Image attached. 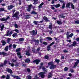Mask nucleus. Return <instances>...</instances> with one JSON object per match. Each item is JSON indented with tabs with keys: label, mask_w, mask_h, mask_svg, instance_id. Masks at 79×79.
<instances>
[{
	"label": "nucleus",
	"mask_w": 79,
	"mask_h": 79,
	"mask_svg": "<svg viewBox=\"0 0 79 79\" xmlns=\"http://www.w3.org/2000/svg\"><path fill=\"white\" fill-rule=\"evenodd\" d=\"M39 68L41 69H43V71H44V72H41L39 73L38 75L41 77V78H43L45 77V74H46V72H47V69L45 68V67L44 66H40Z\"/></svg>",
	"instance_id": "nucleus-1"
},
{
	"label": "nucleus",
	"mask_w": 79,
	"mask_h": 79,
	"mask_svg": "<svg viewBox=\"0 0 79 79\" xmlns=\"http://www.w3.org/2000/svg\"><path fill=\"white\" fill-rule=\"evenodd\" d=\"M60 6L61 5H60V4H57L56 5H51V9L52 10H55V7L56 8H60Z\"/></svg>",
	"instance_id": "nucleus-2"
},
{
	"label": "nucleus",
	"mask_w": 79,
	"mask_h": 79,
	"mask_svg": "<svg viewBox=\"0 0 79 79\" xmlns=\"http://www.w3.org/2000/svg\"><path fill=\"white\" fill-rule=\"evenodd\" d=\"M55 44V42L54 41H53L52 43L50 44L49 45H48L47 47V50L48 51H49V50H50V48H51L50 47L52 45H53Z\"/></svg>",
	"instance_id": "nucleus-3"
},
{
	"label": "nucleus",
	"mask_w": 79,
	"mask_h": 79,
	"mask_svg": "<svg viewBox=\"0 0 79 79\" xmlns=\"http://www.w3.org/2000/svg\"><path fill=\"white\" fill-rule=\"evenodd\" d=\"M40 62V60L37 59L35 60H34V61H33L32 63H36V64H38Z\"/></svg>",
	"instance_id": "nucleus-4"
},
{
	"label": "nucleus",
	"mask_w": 79,
	"mask_h": 79,
	"mask_svg": "<svg viewBox=\"0 0 79 79\" xmlns=\"http://www.w3.org/2000/svg\"><path fill=\"white\" fill-rule=\"evenodd\" d=\"M19 14V12L17 11L15 14H13L12 15V18H15V17L16 18H19L18 17V14Z\"/></svg>",
	"instance_id": "nucleus-5"
},
{
	"label": "nucleus",
	"mask_w": 79,
	"mask_h": 79,
	"mask_svg": "<svg viewBox=\"0 0 79 79\" xmlns=\"http://www.w3.org/2000/svg\"><path fill=\"white\" fill-rule=\"evenodd\" d=\"M16 52H18L17 53V55H21V52H19L21 51V48H17L15 50Z\"/></svg>",
	"instance_id": "nucleus-6"
},
{
	"label": "nucleus",
	"mask_w": 79,
	"mask_h": 79,
	"mask_svg": "<svg viewBox=\"0 0 79 79\" xmlns=\"http://www.w3.org/2000/svg\"><path fill=\"white\" fill-rule=\"evenodd\" d=\"M32 4H30V5H28V8L27 9V11H31V10L32 9Z\"/></svg>",
	"instance_id": "nucleus-7"
},
{
	"label": "nucleus",
	"mask_w": 79,
	"mask_h": 79,
	"mask_svg": "<svg viewBox=\"0 0 79 79\" xmlns=\"http://www.w3.org/2000/svg\"><path fill=\"white\" fill-rule=\"evenodd\" d=\"M32 41L35 42V45H38L39 44V40H33Z\"/></svg>",
	"instance_id": "nucleus-8"
},
{
	"label": "nucleus",
	"mask_w": 79,
	"mask_h": 79,
	"mask_svg": "<svg viewBox=\"0 0 79 79\" xmlns=\"http://www.w3.org/2000/svg\"><path fill=\"white\" fill-rule=\"evenodd\" d=\"M10 76L14 78H16V79H21V78L19 77L18 76L14 75L12 74H11Z\"/></svg>",
	"instance_id": "nucleus-9"
},
{
	"label": "nucleus",
	"mask_w": 79,
	"mask_h": 79,
	"mask_svg": "<svg viewBox=\"0 0 79 79\" xmlns=\"http://www.w3.org/2000/svg\"><path fill=\"white\" fill-rule=\"evenodd\" d=\"M26 52L25 55L27 56H30L31 55V54L30 53V51L29 50H27Z\"/></svg>",
	"instance_id": "nucleus-10"
},
{
	"label": "nucleus",
	"mask_w": 79,
	"mask_h": 79,
	"mask_svg": "<svg viewBox=\"0 0 79 79\" xmlns=\"http://www.w3.org/2000/svg\"><path fill=\"white\" fill-rule=\"evenodd\" d=\"M6 71H7V72H8V73H9L10 74H12L13 73V72L11 69L8 68L6 69Z\"/></svg>",
	"instance_id": "nucleus-11"
},
{
	"label": "nucleus",
	"mask_w": 79,
	"mask_h": 79,
	"mask_svg": "<svg viewBox=\"0 0 79 79\" xmlns=\"http://www.w3.org/2000/svg\"><path fill=\"white\" fill-rule=\"evenodd\" d=\"M9 18H10V17H9V16H8L6 19L5 18H2L1 19V21H6V20H8V19Z\"/></svg>",
	"instance_id": "nucleus-12"
},
{
	"label": "nucleus",
	"mask_w": 79,
	"mask_h": 79,
	"mask_svg": "<svg viewBox=\"0 0 79 79\" xmlns=\"http://www.w3.org/2000/svg\"><path fill=\"white\" fill-rule=\"evenodd\" d=\"M56 65H54L53 64L50 67V69H55V68H56Z\"/></svg>",
	"instance_id": "nucleus-13"
},
{
	"label": "nucleus",
	"mask_w": 79,
	"mask_h": 79,
	"mask_svg": "<svg viewBox=\"0 0 79 79\" xmlns=\"http://www.w3.org/2000/svg\"><path fill=\"white\" fill-rule=\"evenodd\" d=\"M43 19H44V20L45 21H46V22H48L49 21V20H48V18L45 16H44L43 17Z\"/></svg>",
	"instance_id": "nucleus-14"
},
{
	"label": "nucleus",
	"mask_w": 79,
	"mask_h": 79,
	"mask_svg": "<svg viewBox=\"0 0 79 79\" xmlns=\"http://www.w3.org/2000/svg\"><path fill=\"white\" fill-rule=\"evenodd\" d=\"M10 32V31H8L7 33V34L6 35V36H8L9 35H11L13 33V32L12 31H11L10 33H9V32Z\"/></svg>",
	"instance_id": "nucleus-15"
},
{
	"label": "nucleus",
	"mask_w": 79,
	"mask_h": 79,
	"mask_svg": "<svg viewBox=\"0 0 79 79\" xmlns=\"http://www.w3.org/2000/svg\"><path fill=\"white\" fill-rule=\"evenodd\" d=\"M14 7V6L13 5H10V6H8V9L9 10H11Z\"/></svg>",
	"instance_id": "nucleus-16"
},
{
	"label": "nucleus",
	"mask_w": 79,
	"mask_h": 79,
	"mask_svg": "<svg viewBox=\"0 0 79 79\" xmlns=\"http://www.w3.org/2000/svg\"><path fill=\"white\" fill-rule=\"evenodd\" d=\"M5 55V56H6L7 55V53L4 52H0V55Z\"/></svg>",
	"instance_id": "nucleus-17"
},
{
	"label": "nucleus",
	"mask_w": 79,
	"mask_h": 79,
	"mask_svg": "<svg viewBox=\"0 0 79 79\" xmlns=\"http://www.w3.org/2000/svg\"><path fill=\"white\" fill-rule=\"evenodd\" d=\"M70 5H71V3L70 2L67 3L65 6L66 8H70V7H69Z\"/></svg>",
	"instance_id": "nucleus-18"
},
{
	"label": "nucleus",
	"mask_w": 79,
	"mask_h": 79,
	"mask_svg": "<svg viewBox=\"0 0 79 79\" xmlns=\"http://www.w3.org/2000/svg\"><path fill=\"white\" fill-rule=\"evenodd\" d=\"M31 15H37V12H35V11L33 10L31 13Z\"/></svg>",
	"instance_id": "nucleus-19"
},
{
	"label": "nucleus",
	"mask_w": 79,
	"mask_h": 79,
	"mask_svg": "<svg viewBox=\"0 0 79 79\" xmlns=\"http://www.w3.org/2000/svg\"><path fill=\"white\" fill-rule=\"evenodd\" d=\"M25 63H30V59L29 58L26 59L25 60Z\"/></svg>",
	"instance_id": "nucleus-20"
},
{
	"label": "nucleus",
	"mask_w": 79,
	"mask_h": 79,
	"mask_svg": "<svg viewBox=\"0 0 79 79\" xmlns=\"http://www.w3.org/2000/svg\"><path fill=\"white\" fill-rule=\"evenodd\" d=\"M78 64L77 63V62H75L73 66V68H76V67L77 66Z\"/></svg>",
	"instance_id": "nucleus-21"
},
{
	"label": "nucleus",
	"mask_w": 79,
	"mask_h": 79,
	"mask_svg": "<svg viewBox=\"0 0 79 79\" xmlns=\"http://www.w3.org/2000/svg\"><path fill=\"white\" fill-rule=\"evenodd\" d=\"M78 64L77 63V62H75L73 66V68H76V67L77 66Z\"/></svg>",
	"instance_id": "nucleus-22"
},
{
	"label": "nucleus",
	"mask_w": 79,
	"mask_h": 79,
	"mask_svg": "<svg viewBox=\"0 0 79 79\" xmlns=\"http://www.w3.org/2000/svg\"><path fill=\"white\" fill-rule=\"evenodd\" d=\"M1 42L2 43V45H5L6 44L5 40H2L1 41Z\"/></svg>",
	"instance_id": "nucleus-23"
},
{
	"label": "nucleus",
	"mask_w": 79,
	"mask_h": 79,
	"mask_svg": "<svg viewBox=\"0 0 79 79\" xmlns=\"http://www.w3.org/2000/svg\"><path fill=\"white\" fill-rule=\"evenodd\" d=\"M18 35V34L16 33H15L12 35V37H13L15 38L16 37V36Z\"/></svg>",
	"instance_id": "nucleus-24"
},
{
	"label": "nucleus",
	"mask_w": 79,
	"mask_h": 79,
	"mask_svg": "<svg viewBox=\"0 0 79 79\" xmlns=\"http://www.w3.org/2000/svg\"><path fill=\"white\" fill-rule=\"evenodd\" d=\"M48 66H50V65H51V66H52V64H53V61H52L51 62H48Z\"/></svg>",
	"instance_id": "nucleus-25"
},
{
	"label": "nucleus",
	"mask_w": 79,
	"mask_h": 79,
	"mask_svg": "<svg viewBox=\"0 0 79 79\" xmlns=\"http://www.w3.org/2000/svg\"><path fill=\"white\" fill-rule=\"evenodd\" d=\"M52 26H53V25L52 24L49 25L48 28L50 29L51 30H52Z\"/></svg>",
	"instance_id": "nucleus-26"
},
{
	"label": "nucleus",
	"mask_w": 79,
	"mask_h": 79,
	"mask_svg": "<svg viewBox=\"0 0 79 79\" xmlns=\"http://www.w3.org/2000/svg\"><path fill=\"white\" fill-rule=\"evenodd\" d=\"M30 33L32 34V35H35V30H33L32 31H30Z\"/></svg>",
	"instance_id": "nucleus-27"
},
{
	"label": "nucleus",
	"mask_w": 79,
	"mask_h": 79,
	"mask_svg": "<svg viewBox=\"0 0 79 79\" xmlns=\"http://www.w3.org/2000/svg\"><path fill=\"white\" fill-rule=\"evenodd\" d=\"M4 50H5L6 52H7L8 50V46H7L4 49Z\"/></svg>",
	"instance_id": "nucleus-28"
},
{
	"label": "nucleus",
	"mask_w": 79,
	"mask_h": 79,
	"mask_svg": "<svg viewBox=\"0 0 79 79\" xmlns=\"http://www.w3.org/2000/svg\"><path fill=\"white\" fill-rule=\"evenodd\" d=\"M72 45H73V47H74V46H75V45H77V43L75 41H74L73 43V44H72Z\"/></svg>",
	"instance_id": "nucleus-29"
},
{
	"label": "nucleus",
	"mask_w": 79,
	"mask_h": 79,
	"mask_svg": "<svg viewBox=\"0 0 79 79\" xmlns=\"http://www.w3.org/2000/svg\"><path fill=\"white\" fill-rule=\"evenodd\" d=\"M57 24H59V25H61V24H62V23L60 21L58 20L57 21Z\"/></svg>",
	"instance_id": "nucleus-30"
},
{
	"label": "nucleus",
	"mask_w": 79,
	"mask_h": 79,
	"mask_svg": "<svg viewBox=\"0 0 79 79\" xmlns=\"http://www.w3.org/2000/svg\"><path fill=\"white\" fill-rule=\"evenodd\" d=\"M37 1H38V0H33V1L34 2L33 4H34V5H36V4H37V3H38V2H37Z\"/></svg>",
	"instance_id": "nucleus-31"
},
{
	"label": "nucleus",
	"mask_w": 79,
	"mask_h": 79,
	"mask_svg": "<svg viewBox=\"0 0 79 79\" xmlns=\"http://www.w3.org/2000/svg\"><path fill=\"white\" fill-rule=\"evenodd\" d=\"M10 40H11V38H8L7 40L6 41L7 43L9 44V43L10 42Z\"/></svg>",
	"instance_id": "nucleus-32"
},
{
	"label": "nucleus",
	"mask_w": 79,
	"mask_h": 79,
	"mask_svg": "<svg viewBox=\"0 0 79 79\" xmlns=\"http://www.w3.org/2000/svg\"><path fill=\"white\" fill-rule=\"evenodd\" d=\"M7 61L6 60H5L4 63L3 64V65H4V66H6V64H7Z\"/></svg>",
	"instance_id": "nucleus-33"
},
{
	"label": "nucleus",
	"mask_w": 79,
	"mask_h": 79,
	"mask_svg": "<svg viewBox=\"0 0 79 79\" xmlns=\"http://www.w3.org/2000/svg\"><path fill=\"white\" fill-rule=\"evenodd\" d=\"M34 24H35L36 26H37L38 24V21H34L33 22Z\"/></svg>",
	"instance_id": "nucleus-34"
},
{
	"label": "nucleus",
	"mask_w": 79,
	"mask_h": 79,
	"mask_svg": "<svg viewBox=\"0 0 79 79\" xmlns=\"http://www.w3.org/2000/svg\"><path fill=\"white\" fill-rule=\"evenodd\" d=\"M1 11H5V9L2 8H0V12Z\"/></svg>",
	"instance_id": "nucleus-35"
},
{
	"label": "nucleus",
	"mask_w": 79,
	"mask_h": 79,
	"mask_svg": "<svg viewBox=\"0 0 79 79\" xmlns=\"http://www.w3.org/2000/svg\"><path fill=\"white\" fill-rule=\"evenodd\" d=\"M64 8H65V3H63L62 6L61 7V8H62V9H64Z\"/></svg>",
	"instance_id": "nucleus-36"
},
{
	"label": "nucleus",
	"mask_w": 79,
	"mask_h": 79,
	"mask_svg": "<svg viewBox=\"0 0 79 79\" xmlns=\"http://www.w3.org/2000/svg\"><path fill=\"white\" fill-rule=\"evenodd\" d=\"M19 41L21 42L22 41H24V39L23 38H19Z\"/></svg>",
	"instance_id": "nucleus-37"
},
{
	"label": "nucleus",
	"mask_w": 79,
	"mask_h": 79,
	"mask_svg": "<svg viewBox=\"0 0 79 79\" xmlns=\"http://www.w3.org/2000/svg\"><path fill=\"white\" fill-rule=\"evenodd\" d=\"M52 75V73H49V75H48V78H50V77H51Z\"/></svg>",
	"instance_id": "nucleus-38"
},
{
	"label": "nucleus",
	"mask_w": 79,
	"mask_h": 79,
	"mask_svg": "<svg viewBox=\"0 0 79 79\" xmlns=\"http://www.w3.org/2000/svg\"><path fill=\"white\" fill-rule=\"evenodd\" d=\"M4 25H2L1 27V31H2V30H3V28H4Z\"/></svg>",
	"instance_id": "nucleus-39"
},
{
	"label": "nucleus",
	"mask_w": 79,
	"mask_h": 79,
	"mask_svg": "<svg viewBox=\"0 0 79 79\" xmlns=\"http://www.w3.org/2000/svg\"><path fill=\"white\" fill-rule=\"evenodd\" d=\"M6 76V79H10V74L7 75Z\"/></svg>",
	"instance_id": "nucleus-40"
},
{
	"label": "nucleus",
	"mask_w": 79,
	"mask_h": 79,
	"mask_svg": "<svg viewBox=\"0 0 79 79\" xmlns=\"http://www.w3.org/2000/svg\"><path fill=\"white\" fill-rule=\"evenodd\" d=\"M9 65L10 66H12V67H13V66H15V64H14V63L11 64L10 63H9Z\"/></svg>",
	"instance_id": "nucleus-41"
},
{
	"label": "nucleus",
	"mask_w": 79,
	"mask_h": 79,
	"mask_svg": "<svg viewBox=\"0 0 79 79\" xmlns=\"http://www.w3.org/2000/svg\"><path fill=\"white\" fill-rule=\"evenodd\" d=\"M67 34H66L67 36V39H69V35H69V32H67Z\"/></svg>",
	"instance_id": "nucleus-42"
},
{
	"label": "nucleus",
	"mask_w": 79,
	"mask_h": 79,
	"mask_svg": "<svg viewBox=\"0 0 79 79\" xmlns=\"http://www.w3.org/2000/svg\"><path fill=\"white\" fill-rule=\"evenodd\" d=\"M64 71H68V68L67 67H66L64 68Z\"/></svg>",
	"instance_id": "nucleus-43"
},
{
	"label": "nucleus",
	"mask_w": 79,
	"mask_h": 79,
	"mask_svg": "<svg viewBox=\"0 0 79 79\" xmlns=\"http://www.w3.org/2000/svg\"><path fill=\"white\" fill-rule=\"evenodd\" d=\"M59 18H65V16L60 15H59Z\"/></svg>",
	"instance_id": "nucleus-44"
},
{
	"label": "nucleus",
	"mask_w": 79,
	"mask_h": 79,
	"mask_svg": "<svg viewBox=\"0 0 79 79\" xmlns=\"http://www.w3.org/2000/svg\"><path fill=\"white\" fill-rule=\"evenodd\" d=\"M48 32H49V34H52V33H53V30H48Z\"/></svg>",
	"instance_id": "nucleus-45"
},
{
	"label": "nucleus",
	"mask_w": 79,
	"mask_h": 79,
	"mask_svg": "<svg viewBox=\"0 0 79 79\" xmlns=\"http://www.w3.org/2000/svg\"><path fill=\"white\" fill-rule=\"evenodd\" d=\"M44 58L45 59H46V60H48V58H49V56L47 55H45L44 56Z\"/></svg>",
	"instance_id": "nucleus-46"
},
{
	"label": "nucleus",
	"mask_w": 79,
	"mask_h": 79,
	"mask_svg": "<svg viewBox=\"0 0 79 79\" xmlns=\"http://www.w3.org/2000/svg\"><path fill=\"white\" fill-rule=\"evenodd\" d=\"M71 6L72 8V9H73V10H74L75 8H74V5H73V3H72L71 4Z\"/></svg>",
	"instance_id": "nucleus-47"
},
{
	"label": "nucleus",
	"mask_w": 79,
	"mask_h": 79,
	"mask_svg": "<svg viewBox=\"0 0 79 79\" xmlns=\"http://www.w3.org/2000/svg\"><path fill=\"white\" fill-rule=\"evenodd\" d=\"M26 17V19H29L30 18V15H27L25 16Z\"/></svg>",
	"instance_id": "nucleus-48"
},
{
	"label": "nucleus",
	"mask_w": 79,
	"mask_h": 79,
	"mask_svg": "<svg viewBox=\"0 0 79 79\" xmlns=\"http://www.w3.org/2000/svg\"><path fill=\"white\" fill-rule=\"evenodd\" d=\"M47 39L48 40H52V38L50 37H48L47 38Z\"/></svg>",
	"instance_id": "nucleus-49"
},
{
	"label": "nucleus",
	"mask_w": 79,
	"mask_h": 79,
	"mask_svg": "<svg viewBox=\"0 0 79 79\" xmlns=\"http://www.w3.org/2000/svg\"><path fill=\"white\" fill-rule=\"evenodd\" d=\"M56 62V63H59V62H60V60L59 59H55V60Z\"/></svg>",
	"instance_id": "nucleus-50"
},
{
	"label": "nucleus",
	"mask_w": 79,
	"mask_h": 79,
	"mask_svg": "<svg viewBox=\"0 0 79 79\" xmlns=\"http://www.w3.org/2000/svg\"><path fill=\"white\" fill-rule=\"evenodd\" d=\"M75 24H79V20H76L75 21Z\"/></svg>",
	"instance_id": "nucleus-51"
},
{
	"label": "nucleus",
	"mask_w": 79,
	"mask_h": 79,
	"mask_svg": "<svg viewBox=\"0 0 79 79\" xmlns=\"http://www.w3.org/2000/svg\"><path fill=\"white\" fill-rule=\"evenodd\" d=\"M43 44H44L45 45H47L48 44V43L46 42H44L43 43Z\"/></svg>",
	"instance_id": "nucleus-52"
},
{
	"label": "nucleus",
	"mask_w": 79,
	"mask_h": 79,
	"mask_svg": "<svg viewBox=\"0 0 79 79\" xmlns=\"http://www.w3.org/2000/svg\"><path fill=\"white\" fill-rule=\"evenodd\" d=\"M73 35H74L73 33H71L69 35V37H73Z\"/></svg>",
	"instance_id": "nucleus-53"
},
{
	"label": "nucleus",
	"mask_w": 79,
	"mask_h": 79,
	"mask_svg": "<svg viewBox=\"0 0 79 79\" xmlns=\"http://www.w3.org/2000/svg\"><path fill=\"white\" fill-rule=\"evenodd\" d=\"M18 57L20 59H21V58H22V56H21V53H20V55H18Z\"/></svg>",
	"instance_id": "nucleus-54"
},
{
	"label": "nucleus",
	"mask_w": 79,
	"mask_h": 79,
	"mask_svg": "<svg viewBox=\"0 0 79 79\" xmlns=\"http://www.w3.org/2000/svg\"><path fill=\"white\" fill-rule=\"evenodd\" d=\"M37 76V75H36V76L34 77V79H39V77H38Z\"/></svg>",
	"instance_id": "nucleus-55"
},
{
	"label": "nucleus",
	"mask_w": 79,
	"mask_h": 79,
	"mask_svg": "<svg viewBox=\"0 0 79 79\" xmlns=\"http://www.w3.org/2000/svg\"><path fill=\"white\" fill-rule=\"evenodd\" d=\"M12 46L13 48H16V44H13Z\"/></svg>",
	"instance_id": "nucleus-56"
},
{
	"label": "nucleus",
	"mask_w": 79,
	"mask_h": 79,
	"mask_svg": "<svg viewBox=\"0 0 79 79\" xmlns=\"http://www.w3.org/2000/svg\"><path fill=\"white\" fill-rule=\"evenodd\" d=\"M14 31H15L16 32H17V33H19V30H18V29H15L14 30Z\"/></svg>",
	"instance_id": "nucleus-57"
},
{
	"label": "nucleus",
	"mask_w": 79,
	"mask_h": 79,
	"mask_svg": "<svg viewBox=\"0 0 79 79\" xmlns=\"http://www.w3.org/2000/svg\"><path fill=\"white\" fill-rule=\"evenodd\" d=\"M15 28H17V29H18V25L16 24H15Z\"/></svg>",
	"instance_id": "nucleus-58"
},
{
	"label": "nucleus",
	"mask_w": 79,
	"mask_h": 79,
	"mask_svg": "<svg viewBox=\"0 0 79 79\" xmlns=\"http://www.w3.org/2000/svg\"><path fill=\"white\" fill-rule=\"evenodd\" d=\"M32 79V77L30 75H28V79Z\"/></svg>",
	"instance_id": "nucleus-59"
},
{
	"label": "nucleus",
	"mask_w": 79,
	"mask_h": 79,
	"mask_svg": "<svg viewBox=\"0 0 79 79\" xmlns=\"http://www.w3.org/2000/svg\"><path fill=\"white\" fill-rule=\"evenodd\" d=\"M6 78V76H5V75H2L1 77V78L2 79H5V78Z\"/></svg>",
	"instance_id": "nucleus-60"
},
{
	"label": "nucleus",
	"mask_w": 79,
	"mask_h": 79,
	"mask_svg": "<svg viewBox=\"0 0 79 79\" xmlns=\"http://www.w3.org/2000/svg\"><path fill=\"white\" fill-rule=\"evenodd\" d=\"M11 61H13V63H16V60H15L14 59H12Z\"/></svg>",
	"instance_id": "nucleus-61"
},
{
	"label": "nucleus",
	"mask_w": 79,
	"mask_h": 79,
	"mask_svg": "<svg viewBox=\"0 0 79 79\" xmlns=\"http://www.w3.org/2000/svg\"><path fill=\"white\" fill-rule=\"evenodd\" d=\"M38 7H39V8H42V6L41 5V4H40L38 6Z\"/></svg>",
	"instance_id": "nucleus-62"
},
{
	"label": "nucleus",
	"mask_w": 79,
	"mask_h": 79,
	"mask_svg": "<svg viewBox=\"0 0 79 79\" xmlns=\"http://www.w3.org/2000/svg\"><path fill=\"white\" fill-rule=\"evenodd\" d=\"M27 72H28V73H30V72L31 71V69L29 68H28L27 69Z\"/></svg>",
	"instance_id": "nucleus-63"
},
{
	"label": "nucleus",
	"mask_w": 79,
	"mask_h": 79,
	"mask_svg": "<svg viewBox=\"0 0 79 79\" xmlns=\"http://www.w3.org/2000/svg\"><path fill=\"white\" fill-rule=\"evenodd\" d=\"M76 40L77 41V42H79V38H76Z\"/></svg>",
	"instance_id": "nucleus-64"
}]
</instances>
